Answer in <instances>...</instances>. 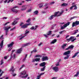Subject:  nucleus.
Returning a JSON list of instances; mask_svg holds the SVG:
<instances>
[{
    "label": "nucleus",
    "instance_id": "obj_8",
    "mask_svg": "<svg viewBox=\"0 0 79 79\" xmlns=\"http://www.w3.org/2000/svg\"><path fill=\"white\" fill-rule=\"evenodd\" d=\"M48 58L47 56H43L42 58V61H46V60H48Z\"/></svg>",
    "mask_w": 79,
    "mask_h": 79
},
{
    "label": "nucleus",
    "instance_id": "obj_35",
    "mask_svg": "<svg viewBox=\"0 0 79 79\" xmlns=\"http://www.w3.org/2000/svg\"><path fill=\"white\" fill-rule=\"evenodd\" d=\"M44 6V4L43 3L40 4V8H42Z\"/></svg>",
    "mask_w": 79,
    "mask_h": 79
},
{
    "label": "nucleus",
    "instance_id": "obj_23",
    "mask_svg": "<svg viewBox=\"0 0 79 79\" xmlns=\"http://www.w3.org/2000/svg\"><path fill=\"white\" fill-rule=\"evenodd\" d=\"M38 13H39L38 10H36L33 12V14L35 15H36L38 14Z\"/></svg>",
    "mask_w": 79,
    "mask_h": 79
},
{
    "label": "nucleus",
    "instance_id": "obj_14",
    "mask_svg": "<svg viewBox=\"0 0 79 79\" xmlns=\"http://www.w3.org/2000/svg\"><path fill=\"white\" fill-rule=\"evenodd\" d=\"M74 48V46L73 45H71L69 46V47L66 49V50H69V49H72Z\"/></svg>",
    "mask_w": 79,
    "mask_h": 79
},
{
    "label": "nucleus",
    "instance_id": "obj_48",
    "mask_svg": "<svg viewBox=\"0 0 79 79\" xmlns=\"http://www.w3.org/2000/svg\"><path fill=\"white\" fill-rule=\"evenodd\" d=\"M55 2H51V3H50V5H53V4H54Z\"/></svg>",
    "mask_w": 79,
    "mask_h": 79
},
{
    "label": "nucleus",
    "instance_id": "obj_15",
    "mask_svg": "<svg viewBox=\"0 0 79 79\" xmlns=\"http://www.w3.org/2000/svg\"><path fill=\"white\" fill-rule=\"evenodd\" d=\"M13 44H14V43H13V42H12L10 44H8V48H11L12 47V46H13Z\"/></svg>",
    "mask_w": 79,
    "mask_h": 79
},
{
    "label": "nucleus",
    "instance_id": "obj_30",
    "mask_svg": "<svg viewBox=\"0 0 79 79\" xmlns=\"http://www.w3.org/2000/svg\"><path fill=\"white\" fill-rule=\"evenodd\" d=\"M56 42V40L54 39L53 41L51 42V44H55V42Z\"/></svg>",
    "mask_w": 79,
    "mask_h": 79
},
{
    "label": "nucleus",
    "instance_id": "obj_51",
    "mask_svg": "<svg viewBox=\"0 0 79 79\" xmlns=\"http://www.w3.org/2000/svg\"><path fill=\"white\" fill-rule=\"evenodd\" d=\"M59 63H60L59 62H57V64H56V66H58L60 65V64H59Z\"/></svg>",
    "mask_w": 79,
    "mask_h": 79
},
{
    "label": "nucleus",
    "instance_id": "obj_50",
    "mask_svg": "<svg viewBox=\"0 0 79 79\" xmlns=\"http://www.w3.org/2000/svg\"><path fill=\"white\" fill-rule=\"evenodd\" d=\"M24 65H22L21 67L20 68V69H19L20 70H21V69H22V68H23V67H24Z\"/></svg>",
    "mask_w": 79,
    "mask_h": 79
},
{
    "label": "nucleus",
    "instance_id": "obj_11",
    "mask_svg": "<svg viewBox=\"0 0 79 79\" xmlns=\"http://www.w3.org/2000/svg\"><path fill=\"white\" fill-rule=\"evenodd\" d=\"M38 27V26L36 25L35 27H34V26L32 27L31 28H30V29H31V30H34L35 31L37 28Z\"/></svg>",
    "mask_w": 79,
    "mask_h": 79
},
{
    "label": "nucleus",
    "instance_id": "obj_22",
    "mask_svg": "<svg viewBox=\"0 0 79 79\" xmlns=\"http://www.w3.org/2000/svg\"><path fill=\"white\" fill-rule=\"evenodd\" d=\"M45 68H46V66H44L42 68L40 69V71H44L45 69Z\"/></svg>",
    "mask_w": 79,
    "mask_h": 79
},
{
    "label": "nucleus",
    "instance_id": "obj_40",
    "mask_svg": "<svg viewBox=\"0 0 79 79\" xmlns=\"http://www.w3.org/2000/svg\"><path fill=\"white\" fill-rule=\"evenodd\" d=\"M64 31H65V30H64L63 31H62L59 32V33L60 34H62L63 32H64Z\"/></svg>",
    "mask_w": 79,
    "mask_h": 79
},
{
    "label": "nucleus",
    "instance_id": "obj_47",
    "mask_svg": "<svg viewBox=\"0 0 79 79\" xmlns=\"http://www.w3.org/2000/svg\"><path fill=\"white\" fill-rule=\"evenodd\" d=\"M73 7H74V5H73V6H71L70 8V9L71 10L73 9Z\"/></svg>",
    "mask_w": 79,
    "mask_h": 79
},
{
    "label": "nucleus",
    "instance_id": "obj_21",
    "mask_svg": "<svg viewBox=\"0 0 79 79\" xmlns=\"http://www.w3.org/2000/svg\"><path fill=\"white\" fill-rule=\"evenodd\" d=\"M70 22H69L66 24H64V27H67L68 26H69V24H70Z\"/></svg>",
    "mask_w": 79,
    "mask_h": 79
},
{
    "label": "nucleus",
    "instance_id": "obj_49",
    "mask_svg": "<svg viewBox=\"0 0 79 79\" xmlns=\"http://www.w3.org/2000/svg\"><path fill=\"white\" fill-rule=\"evenodd\" d=\"M39 56H40V55H36L35 56V58H37L38 57H39Z\"/></svg>",
    "mask_w": 79,
    "mask_h": 79
},
{
    "label": "nucleus",
    "instance_id": "obj_19",
    "mask_svg": "<svg viewBox=\"0 0 79 79\" xmlns=\"http://www.w3.org/2000/svg\"><path fill=\"white\" fill-rule=\"evenodd\" d=\"M79 52H77L73 56L72 58H75V57H76V56H77L78 54H79Z\"/></svg>",
    "mask_w": 79,
    "mask_h": 79
},
{
    "label": "nucleus",
    "instance_id": "obj_41",
    "mask_svg": "<svg viewBox=\"0 0 79 79\" xmlns=\"http://www.w3.org/2000/svg\"><path fill=\"white\" fill-rule=\"evenodd\" d=\"M74 6L75 8H74L73 10H77V7L76 6V5H74Z\"/></svg>",
    "mask_w": 79,
    "mask_h": 79
},
{
    "label": "nucleus",
    "instance_id": "obj_44",
    "mask_svg": "<svg viewBox=\"0 0 79 79\" xmlns=\"http://www.w3.org/2000/svg\"><path fill=\"white\" fill-rule=\"evenodd\" d=\"M31 21V19H29L28 20L26 21L27 23H29Z\"/></svg>",
    "mask_w": 79,
    "mask_h": 79
},
{
    "label": "nucleus",
    "instance_id": "obj_33",
    "mask_svg": "<svg viewBox=\"0 0 79 79\" xmlns=\"http://www.w3.org/2000/svg\"><path fill=\"white\" fill-rule=\"evenodd\" d=\"M78 32V30H75V32L73 34V35H75L76 33H77Z\"/></svg>",
    "mask_w": 79,
    "mask_h": 79
},
{
    "label": "nucleus",
    "instance_id": "obj_18",
    "mask_svg": "<svg viewBox=\"0 0 79 79\" xmlns=\"http://www.w3.org/2000/svg\"><path fill=\"white\" fill-rule=\"evenodd\" d=\"M11 10L12 11H13V12H15V13H18V10L16 9H15L14 8H12L11 9Z\"/></svg>",
    "mask_w": 79,
    "mask_h": 79
},
{
    "label": "nucleus",
    "instance_id": "obj_13",
    "mask_svg": "<svg viewBox=\"0 0 79 79\" xmlns=\"http://www.w3.org/2000/svg\"><path fill=\"white\" fill-rule=\"evenodd\" d=\"M45 65H46V63L45 62H42L40 64V66H42V67L45 66Z\"/></svg>",
    "mask_w": 79,
    "mask_h": 79
},
{
    "label": "nucleus",
    "instance_id": "obj_61",
    "mask_svg": "<svg viewBox=\"0 0 79 79\" xmlns=\"http://www.w3.org/2000/svg\"><path fill=\"white\" fill-rule=\"evenodd\" d=\"M46 13V12L45 11H43L41 12V13H43V14Z\"/></svg>",
    "mask_w": 79,
    "mask_h": 79
},
{
    "label": "nucleus",
    "instance_id": "obj_55",
    "mask_svg": "<svg viewBox=\"0 0 79 79\" xmlns=\"http://www.w3.org/2000/svg\"><path fill=\"white\" fill-rule=\"evenodd\" d=\"M18 6H15L14 7H13L12 8H14V9L15 8H18Z\"/></svg>",
    "mask_w": 79,
    "mask_h": 79
},
{
    "label": "nucleus",
    "instance_id": "obj_32",
    "mask_svg": "<svg viewBox=\"0 0 79 79\" xmlns=\"http://www.w3.org/2000/svg\"><path fill=\"white\" fill-rule=\"evenodd\" d=\"M15 50H12V52L11 53V56H10L11 58H13V56H12V55L13 54V52H15Z\"/></svg>",
    "mask_w": 79,
    "mask_h": 79
},
{
    "label": "nucleus",
    "instance_id": "obj_52",
    "mask_svg": "<svg viewBox=\"0 0 79 79\" xmlns=\"http://www.w3.org/2000/svg\"><path fill=\"white\" fill-rule=\"evenodd\" d=\"M3 35H2L1 36V38H0V39H3Z\"/></svg>",
    "mask_w": 79,
    "mask_h": 79
},
{
    "label": "nucleus",
    "instance_id": "obj_29",
    "mask_svg": "<svg viewBox=\"0 0 79 79\" xmlns=\"http://www.w3.org/2000/svg\"><path fill=\"white\" fill-rule=\"evenodd\" d=\"M77 18V17L76 16H75L73 17H71L70 18V21H71V20H72V19H74V18Z\"/></svg>",
    "mask_w": 79,
    "mask_h": 79
},
{
    "label": "nucleus",
    "instance_id": "obj_4",
    "mask_svg": "<svg viewBox=\"0 0 79 79\" xmlns=\"http://www.w3.org/2000/svg\"><path fill=\"white\" fill-rule=\"evenodd\" d=\"M14 67L13 66H12L11 67L10 70V72H11V74H13V76L15 77V76L16 75V74L15 73L13 74V73H14V71H15V69H14Z\"/></svg>",
    "mask_w": 79,
    "mask_h": 79
},
{
    "label": "nucleus",
    "instance_id": "obj_58",
    "mask_svg": "<svg viewBox=\"0 0 79 79\" xmlns=\"http://www.w3.org/2000/svg\"><path fill=\"white\" fill-rule=\"evenodd\" d=\"M44 37H46V38L48 37V36H47V35L46 34H44Z\"/></svg>",
    "mask_w": 79,
    "mask_h": 79
},
{
    "label": "nucleus",
    "instance_id": "obj_46",
    "mask_svg": "<svg viewBox=\"0 0 79 79\" xmlns=\"http://www.w3.org/2000/svg\"><path fill=\"white\" fill-rule=\"evenodd\" d=\"M44 74H45V73H41L40 74V77H41V76L42 75H44Z\"/></svg>",
    "mask_w": 79,
    "mask_h": 79
},
{
    "label": "nucleus",
    "instance_id": "obj_42",
    "mask_svg": "<svg viewBox=\"0 0 79 79\" xmlns=\"http://www.w3.org/2000/svg\"><path fill=\"white\" fill-rule=\"evenodd\" d=\"M1 64H0V65H2L3 63V60L2 59L1 60Z\"/></svg>",
    "mask_w": 79,
    "mask_h": 79
},
{
    "label": "nucleus",
    "instance_id": "obj_62",
    "mask_svg": "<svg viewBox=\"0 0 79 79\" xmlns=\"http://www.w3.org/2000/svg\"><path fill=\"white\" fill-rule=\"evenodd\" d=\"M15 57H16V55L15 54H14L13 56V58H15Z\"/></svg>",
    "mask_w": 79,
    "mask_h": 79
},
{
    "label": "nucleus",
    "instance_id": "obj_27",
    "mask_svg": "<svg viewBox=\"0 0 79 79\" xmlns=\"http://www.w3.org/2000/svg\"><path fill=\"white\" fill-rule=\"evenodd\" d=\"M31 44V43H26V44H24L23 45V46L24 47H26V46H27L29 45H30Z\"/></svg>",
    "mask_w": 79,
    "mask_h": 79
},
{
    "label": "nucleus",
    "instance_id": "obj_64",
    "mask_svg": "<svg viewBox=\"0 0 79 79\" xmlns=\"http://www.w3.org/2000/svg\"><path fill=\"white\" fill-rule=\"evenodd\" d=\"M56 79V77H53L52 79Z\"/></svg>",
    "mask_w": 79,
    "mask_h": 79
},
{
    "label": "nucleus",
    "instance_id": "obj_63",
    "mask_svg": "<svg viewBox=\"0 0 79 79\" xmlns=\"http://www.w3.org/2000/svg\"><path fill=\"white\" fill-rule=\"evenodd\" d=\"M31 9H29L28 10V12H31Z\"/></svg>",
    "mask_w": 79,
    "mask_h": 79
},
{
    "label": "nucleus",
    "instance_id": "obj_1",
    "mask_svg": "<svg viewBox=\"0 0 79 79\" xmlns=\"http://www.w3.org/2000/svg\"><path fill=\"white\" fill-rule=\"evenodd\" d=\"M26 72L25 71L22 72L20 73V75H19V77L21 78H23V79H25L27 78V77L28 76V75L27 74L26 75Z\"/></svg>",
    "mask_w": 79,
    "mask_h": 79
},
{
    "label": "nucleus",
    "instance_id": "obj_53",
    "mask_svg": "<svg viewBox=\"0 0 79 79\" xmlns=\"http://www.w3.org/2000/svg\"><path fill=\"white\" fill-rule=\"evenodd\" d=\"M35 59H33L32 60V63H34L35 62Z\"/></svg>",
    "mask_w": 79,
    "mask_h": 79
},
{
    "label": "nucleus",
    "instance_id": "obj_60",
    "mask_svg": "<svg viewBox=\"0 0 79 79\" xmlns=\"http://www.w3.org/2000/svg\"><path fill=\"white\" fill-rule=\"evenodd\" d=\"M64 60H66L67 59H68V58L67 57H65L64 58Z\"/></svg>",
    "mask_w": 79,
    "mask_h": 79
},
{
    "label": "nucleus",
    "instance_id": "obj_34",
    "mask_svg": "<svg viewBox=\"0 0 79 79\" xmlns=\"http://www.w3.org/2000/svg\"><path fill=\"white\" fill-rule=\"evenodd\" d=\"M51 34H52V31H49L48 34H47V35H50Z\"/></svg>",
    "mask_w": 79,
    "mask_h": 79
},
{
    "label": "nucleus",
    "instance_id": "obj_24",
    "mask_svg": "<svg viewBox=\"0 0 79 79\" xmlns=\"http://www.w3.org/2000/svg\"><path fill=\"white\" fill-rule=\"evenodd\" d=\"M68 6V3H63L61 5V6Z\"/></svg>",
    "mask_w": 79,
    "mask_h": 79
},
{
    "label": "nucleus",
    "instance_id": "obj_36",
    "mask_svg": "<svg viewBox=\"0 0 79 79\" xmlns=\"http://www.w3.org/2000/svg\"><path fill=\"white\" fill-rule=\"evenodd\" d=\"M79 74V72H77V74L74 75V77H77Z\"/></svg>",
    "mask_w": 79,
    "mask_h": 79
},
{
    "label": "nucleus",
    "instance_id": "obj_6",
    "mask_svg": "<svg viewBox=\"0 0 79 79\" xmlns=\"http://www.w3.org/2000/svg\"><path fill=\"white\" fill-rule=\"evenodd\" d=\"M79 25V21H76L74 22H73L72 23V27H74V26H76Z\"/></svg>",
    "mask_w": 79,
    "mask_h": 79
},
{
    "label": "nucleus",
    "instance_id": "obj_16",
    "mask_svg": "<svg viewBox=\"0 0 79 79\" xmlns=\"http://www.w3.org/2000/svg\"><path fill=\"white\" fill-rule=\"evenodd\" d=\"M22 48H20L19 49H18L17 50V53H21L22 52Z\"/></svg>",
    "mask_w": 79,
    "mask_h": 79
},
{
    "label": "nucleus",
    "instance_id": "obj_7",
    "mask_svg": "<svg viewBox=\"0 0 79 79\" xmlns=\"http://www.w3.org/2000/svg\"><path fill=\"white\" fill-rule=\"evenodd\" d=\"M28 6V5H23L22 6V8L21 10L22 11H24V10H26L27 9V7Z\"/></svg>",
    "mask_w": 79,
    "mask_h": 79
},
{
    "label": "nucleus",
    "instance_id": "obj_12",
    "mask_svg": "<svg viewBox=\"0 0 79 79\" xmlns=\"http://www.w3.org/2000/svg\"><path fill=\"white\" fill-rule=\"evenodd\" d=\"M70 52H71V51H68L65 52L64 54H63V55H69V54H70Z\"/></svg>",
    "mask_w": 79,
    "mask_h": 79
},
{
    "label": "nucleus",
    "instance_id": "obj_9",
    "mask_svg": "<svg viewBox=\"0 0 79 79\" xmlns=\"http://www.w3.org/2000/svg\"><path fill=\"white\" fill-rule=\"evenodd\" d=\"M3 45V40H2L0 43V51H1V50H2V49Z\"/></svg>",
    "mask_w": 79,
    "mask_h": 79
},
{
    "label": "nucleus",
    "instance_id": "obj_10",
    "mask_svg": "<svg viewBox=\"0 0 79 79\" xmlns=\"http://www.w3.org/2000/svg\"><path fill=\"white\" fill-rule=\"evenodd\" d=\"M52 69L55 71V72H57V71H58V68L57 67H53L52 68Z\"/></svg>",
    "mask_w": 79,
    "mask_h": 79
},
{
    "label": "nucleus",
    "instance_id": "obj_45",
    "mask_svg": "<svg viewBox=\"0 0 79 79\" xmlns=\"http://www.w3.org/2000/svg\"><path fill=\"white\" fill-rule=\"evenodd\" d=\"M36 79H40V75L38 76H37L36 77Z\"/></svg>",
    "mask_w": 79,
    "mask_h": 79
},
{
    "label": "nucleus",
    "instance_id": "obj_17",
    "mask_svg": "<svg viewBox=\"0 0 79 79\" xmlns=\"http://www.w3.org/2000/svg\"><path fill=\"white\" fill-rule=\"evenodd\" d=\"M59 13V12H55L54 13V15H53V16H54V17H58V16H60V15H58V13Z\"/></svg>",
    "mask_w": 79,
    "mask_h": 79
},
{
    "label": "nucleus",
    "instance_id": "obj_37",
    "mask_svg": "<svg viewBox=\"0 0 79 79\" xmlns=\"http://www.w3.org/2000/svg\"><path fill=\"white\" fill-rule=\"evenodd\" d=\"M33 52H37V50L36 49H35L33 51L31 52V53H32Z\"/></svg>",
    "mask_w": 79,
    "mask_h": 79
},
{
    "label": "nucleus",
    "instance_id": "obj_5",
    "mask_svg": "<svg viewBox=\"0 0 79 79\" xmlns=\"http://www.w3.org/2000/svg\"><path fill=\"white\" fill-rule=\"evenodd\" d=\"M5 30L6 31L5 32L6 33V35H8V30L9 29H11V27H5Z\"/></svg>",
    "mask_w": 79,
    "mask_h": 79
},
{
    "label": "nucleus",
    "instance_id": "obj_43",
    "mask_svg": "<svg viewBox=\"0 0 79 79\" xmlns=\"http://www.w3.org/2000/svg\"><path fill=\"white\" fill-rule=\"evenodd\" d=\"M63 12H64V10H62L61 11V12L60 13V15H59L60 16H61V15H62V14H63Z\"/></svg>",
    "mask_w": 79,
    "mask_h": 79
},
{
    "label": "nucleus",
    "instance_id": "obj_57",
    "mask_svg": "<svg viewBox=\"0 0 79 79\" xmlns=\"http://www.w3.org/2000/svg\"><path fill=\"white\" fill-rule=\"evenodd\" d=\"M7 18H8V17H3V19H7Z\"/></svg>",
    "mask_w": 79,
    "mask_h": 79
},
{
    "label": "nucleus",
    "instance_id": "obj_3",
    "mask_svg": "<svg viewBox=\"0 0 79 79\" xmlns=\"http://www.w3.org/2000/svg\"><path fill=\"white\" fill-rule=\"evenodd\" d=\"M76 40V38L74 39V36H71L69 38L66 39V40L68 42H70L71 40V42H73Z\"/></svg>",
    "mask_w": 79,
    "mask_h": 79
},
{
    "label": "nucleus",
    "instance_id": "obj_39",
    "mask_svg": "<svg viewBox=\"0 0 79 79\" xmlns=\"http://www.w3.org/2000/svg\"><path fill=\"white\" fill-rule=\"evenodd\" d=\"M65 27H64V25L63 26L61 27V29L62 30V29H64Z\"/></svg>",
    "mask_w": 79,
    "mask_h": 79
},
{
    "label": "nucleus",
    "instance_id": "obj_26",
    "mask_svg": "<svg viewBox=\"0 0 79 79\" xmlns=\"http://www.w3.org/2000/svg\"><path fill=\"white\" fill-rule=\"evenodd\" d=\"M66 45H67V44H64L63 45L61 46L62 48L63 49H64V47H66Z\"/></svg>",
    "mask_w": 79,
    "mask_h": 79
},
{
    "label": "nucleus",
    "instance_id": "obj_31",
    "mask_svg": "<svg viewBox=\"0 0 79 79\" xmlns=\"http://www.w3.org/2000/svg\"><path fill=\"white\" fill-rule=\"evenodd\" d=\"M16 23H17V22L16 20L14 21L12 23V25H13V26H15V25Z\"/></svg>",
    "mask_w": 79,
    "mask_h": 79
},
{
    "label": "nucleus",
    "instance_id": "obj_59",
    "mask_svg": "<svg viewBox=\"0 0 79 79\" xmlns=\"http://www.w3.org/2000/svg\"><path fill=\"white\" fill-rule=\"evenodd\" d=\"M15 29V27H14L13 28H12V29H10V31H13V30H14V29Z\"/></svg>",
    "mask_w": 79,
    "mask_h": 79
},
{
    "label": "nucleus",
    "instance_id": "obj_28",
    "mask_svg": "<svg viewBox=\"0 0 79 79\" xmlns=\"http://www.w3.org/2000/svg\"><path fill=\"white\" fill-rule=\"evenodd\" d=\"M25 34L24 36H26V35H27V34L29 33V31H27V30H26L25 31Z\"/></svg>",
    "mask_w": 79,
    "mask_h": 79
},
{
    "label": "nucleus",
    "instance_id": "obj_54",
    "mask_svg": "<svg viewBox=\"0 0 79 79\" xmlns=\"http://www.w3.org/2000/svg\"><path fill=\"white\" fill-rule=\"evenodd\" d=\"M24 37H25V36H23L21 38H20L19 40H21L23 39V38H24Z\"/></svg>",
    "mask_w": 79,
    "mask_h": 79
},
{
    "label": "nucleus",
    "instance_id": "obj_20",
    "mask_svg": "<svg viewBox=\"0 0 79 79\" xmlns=\"http://www.w3.org/2000/svg\"><path fill=\"white\" fill-rule=\"evenodd\" d=\"M54 17V16L53 15H52L49 17L48 18V19H50V20H52V19H53Z\"/></svg>",
    "mask_w": 79,
    "mask_h": 79
},
{
    "label": "nucleus",
    "instance_id": "obj_25",
    "mask_svg": "<svg viewBox=\"0 0 79 79\" xmlns=\"http://www.w3.org/2000/svg\"><path fill=\"white\" fill-rule=\"evenodd\" d=\"M8 0H6V1H4V3H6L7 2V1ZM8 1L7 2V3H9L10 2H12L13 1H14V0H12L11 1V0H8Z\"/></svg>",
    "mask_w": 79,
    "mask_h": 79
},
{
    "label": "nucleus",
    "instance_id": "obj_38",
    "mask_svg": "<svg viewBox=\"0 0 79 79\" xmlns=\"http://www.w3.org/2000/svg\"><path fill=\"white\" fill-rule=\"evenodd\" d=\"M35 61H40V58H35Z\"/></svg>",
    "mask_w": 79,
    "mask_h": 79
},
{
    "label": "nucleus",
    "instance_id": "obj_2",
    "mask_svg": "<svg viewBox=\"0 0 79 79\" xmlns=\"http://www.w3.org/2000/svg\"><path fill=\"white\" fill-rule=\"evenodd\" d=\"M32 24H27L26 23L25 24H24V23H21L20 26H21V28H22L23 29H26V28H27V27L28 26H31Z\"/></svg>",
    "mask_w": 79,
    "mask_h": 79
},
{
    "label": "nucleus",
    "instance_id": "obj_56",
    "mask_svg": "<svg viewBox=\"0 0 79 79\" xmlns=\"http://www.w3.org/2000/svg\"><path fill=\"white\" fill-rule=\"evenodd\" d=\"M8 23H10V22H8L6 23L4 25V26H6L7 24H8Z\"/></svg>",
    "mask_w": 79,
    "mask_h": 79
}]
</instances>
